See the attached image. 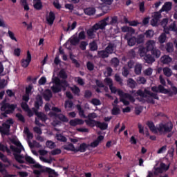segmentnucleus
<instances>
[{
  "instance_id": "obj_1",
  "label": "nucleus",
  "mask_w": 177,
  "mask_h": 177,
  "mask_svg": "<svg viewBox=\"0 0 177 177\" xmlns=\"http://www.w3.org/2000/svg\"><path fill=\"white\" fill-rule=\"evenodd\" d=\"M147 125L149 128L150 131L153 133H158V132L160 134L169 133L172 132V130L174 129V123L171 121L166 123H159L158 127H156L154 122L152 121H148Z\"/></svg>"
},
{
  "instance_id": "obj_2",
  "label": "nucleus",
  "mask_w": 177,
  "mask_h": 177,
  "mask_svg": "<svg viewBox=\"0 0 177 177\" xmlns=\"http://www.w3.org/2000/svg\"><path fill=\"white\" fill-rule=\"evenodd\" d=\"M109 89L111 93H117L118 92V95L120 96V97H127L130 102L134 103L135 97H133V96H132L131 94L124 93L122 90L117 88L113 85L110 86Z\"/></svg>"
},
{
  "instance_id": "obj_3",
  "label": "nucleus",
  "mask_w": 177,
  "mask_h": 177,
  "mask_svg": "<svg viewBox=\"0 0 177 177\" xmlns=\"http://www.w3.org/2000/svg\"><path fill=\"white\" fill-rule=\"evenodd\" d=\"M136 93L138 96H140V97H147V95H149L150 97H153V99H156V100H160L157 93H151L150 91L147 90V88H145L144 91H142V89H139L137 91Z\"/></svg>"
},
{
  "instance_id": "obj_4",
  "label": "nucleus",
  "mask_w": 177,
  "mask_h": 177,
  "mask_svg": "<svg viewBox=\"0 0 177 177\" xmlns=\"http://www.w3.org/2000/svg\"><path fill=\"white\" fill-rule=\"evenodd\" d=\"M42 172H46L47 174H48V177H57L59 176V174H57V172H56L55 170L49 168V167H46L44 169H42L41 170H34L33 171V174L35 175H37V176H39V175H41V174H42Z\"/></svg>"
},
{
  "instance_id": "obj_5",
  "label": "nucleus",
  "mask_w": 177,
  "mask_h": 177,
  "mask_svg": "<svg viewBox=\"0 0 177 177\" xmlns=\"http://www.w3.org/2000/svg\"><path fill=\"white\" fill-rule=\"evenodd\" d=\"M6 122L2 124V126H0V132L3 135H9L10 132V125L14 124L13 119H8L6 120Z\"/></svg>"
},
{
  "instance_id": "obj_6",
  "label": "nucleus",
  "mask_w": 177,
  "mask_h": 177,
  "mask_svg": "<svg viewBox=\"0 0 177 177\" xmlns=\"http://www.w3.org/2000/svg\"><path fill=\"white\" fill-rule=\"evenodd\" d=\"M69 86L70 84H60V83H58L57 84L53 86L51 90L53 93H59V92H62V90L64 92Z\"/></svg>"
},
{
  "instance_id": "obj_7",
  "label": "nucleus",
  "mask_w": 177,
  "mask_h": 177,
  "mask_svg": "<svg viewBox=\"0 0 177 177\" xmlns=\"http://www.w3.org/2000/svg\"><path fill=\"white\" fill-rule=\"evenodd\" d=\"M109 17H106L104 19L100 21V22L94 25V28H96L97 30H104V28H106V26L109 24H107V21H109Z\"/></svg>"
},
{
  "instance_id": "obj_8",
  "label": "nucleus",
  "mask_w": 177,
  "mask_h": 177,
  "mask_svg": "<svg viewBox=\"0 0 177 177\" xmlns=\"http://www.w3.org/2000/svg\"><path fill=\"white\" fill-rule=\"evenodd\" d=\"M124 39L127 41L129 46H135L136 45V37H131L129 33H127L124 36Z\"/></svg>"
},
{
  "instance_id": "obj_9",
  "label": "nucleus",
  "mask_w": 177,
  "mask_h": 177,
  "mask_svg": "<svg viewBox=\"0 0 177 177\" xmlns=\"http://www.w3.org/2000/svg\"><path fill=\"white\" fill-rule=\"evenodd\" d=\"M30 63H31V53L30 51H27L26 59H21V66L24 68H27V66H30Z\"/></svg>"
},
{
  "instance_id": "obj_10",
  "label": "nucleus",
  "mask_w": 177,
  "mask_h": 177,
  "mask_svg": "<svg viewBox=\"0 0 177 177\" xmlns=\"http://www.w3.org/2000/svg\"><path fill=\"white\" fill-rule=\"evenodd\" d=\"M160 48L162 50H166L167 53H172V52H174V44H172V42H168L165 46L162 45Z\"/></svg>"
},
{
  "instance_id": "obj_11",
  "label": "nucleus",
  "mask_w": 177,
  "mask_h": 177,
  "mask_svg": "<svg viewBox=\"0 0 177 177\" xmlns=\"http://www.w3.org/2000/svg\"><path fill=\"white\" fill-rule=\"evenodd\" d=\"M35 114L37 115V118L42 121V122H46L48 121V115L42 112H38V110H35Z\"/></svg>"
},
{
  "instance_id": "obj_12",
  "label": "nucleus",
  "mask_w": 177,
  "mask_h": 177,
  "mask_svg": "<svg viewBox=\"0 0 177 177\" xmlns=\"http://www.w3.org/2000/svg\"><path fill=\"white\" fill-rule=\"evenodd\" d=\"M84 121L82 119L75 118L69 121V125L71 127H77V125H84Z\"/></svg>"
},
{
  "instance_id": "obj_13",
  "label": "nucleus",
  "mask_w": 177,
  "mask_h": 177,
  "mask_svg": "<svg viewBox=\"0 0 177 177\" xmlns=\"http://www.w3.org/2000/svg\"><path fill=\"white\" fill-rule=\"evenodd\" d=\"M147 52H151L156 48V41L154 40H148L146 43Z\"/></svg>"
},
{
  "instance_id": "obj_14",
  "label": "nucleus",
  "mask_w": 177,
  "mask_h": 177,
  "mask_svg": "<svg viewBox=\"0 0 177 177\" xmlns=\"http://www.w3.org/2000/svg\"><path fill=\"white\" fill-rule=\"evenodd\" d=\"M56 19V15L53 11H50L48 17H46V21L48 24L52 26L53 23H55V20Z\"/></svg>"
},
{
  "instance_id": "obj_15",
  "label": "nucleus",
  "mask_w": 177,
  "mask_h": 177,
  "mask_svg": "<svg viewBox=\"0 0 177 177\" xmlns=\"http://www.w3.org/2000/svg\"><path fill=\"white\" fill-rule=\"evenodd\" d=\"M95 25L92 26V28L87 30L86 34L88 35V39H93L95 38V32L97 31L96 28H94Z\"/></svg>"
},
{
  "instance_id": "obj_16",
  "label": "nucleus",
  "mask_w": 177,
  "mask_h": 177,
  "mask_svg": "<svg viewBox=\"0 0 177 177\" xmlns=\"http://www.w3.org/2000/svg\"><path fill=\"white\" fill-rule=\"evenodd\" d=\"M44 104V101L42 100V96L37 95L36 96V100L35 102V107L36 110H39V107Z\"/></svg>"
},
{
  "instance_id": "obj_17",
  "label": "nucleus",
  "mask_w": 177,
  "mask_h": 177,
  "mask_svg": "<svg viewBox=\"0 0 177 177\" xmlns=\"http://www.w3.org/2000/svg\"><path fill=\"white\" fill-rule=\"evenodd\" d=\"M89 147V145L85 142L80 144L78 148H76L75 153H85L86 151V149Z\"/></svg>"
},
{
  "instance_id": "obj_18",
  "label": "nucleus",
  "mask_w": 177,
  "mask_h": 177,
  "mask_svg": "<svg viewBox=\"0 0 177 177\" xmlns=\"http://www.w3.org/2000/svg\"><path fill=\"white\" fill-rule=\"evenodd\" d=\"M144 60L145 63H147V64H153V63L156 62V59L154 58V57H153V55L150 54H147L144 57Z\"/></svg>"
},
{
  "instance_id": "obj_19",
  "label": "nucleus",
  "mask_w": 177,
  "mask_h": 177,
  "mask_svg": "<svg viewBox=\"0 0 177 177\" xmlns=\"http://www.w3.org/2000/svg\"><path fill=\"white\" fill-rule=\"evenodd\" d=\"M172 9V3L171 2H166L162 6V8L160 10V12H169Z\"/></svg>"
},
{
  "instance_id": "obj_20",
  "label": "nucleus",
  "mask_w": 177,
  "mask_h": 177,
  "mask_svg": "<svg viewBox=\"0 0 177 177\" xmlns=\"http://www.w3.org/2000/svg\"><path fill=\"white\" fill-rule=\"evenodd\" d=\"M104 139V136H99L95 140L91 143V147H97L99 146V143L102 142Z\"/></svg>"
},
{
  "instance_id": "obj_21",
  "label": "nucleus",
  "mask_w": 177,
  "mask_h": 177,
  "mask_svg": "<svg viewBox=\"0 0 177 177\" xmlns=\"http://www.w3.org/2000/svg\"><path fill=\"white\" fill-rule=\"evenodd\" d=\"M96 127L100 128L101 131H106V129L109 128V124L104 122H102L97 121Z\"/></svg>"
},
{
  "instance_id": "obj_22",
  "label": "nucleus",
  "mask_w": 177,
  "mask_h": 177,
  "mask_svg": "<svg viewBox=\"0 0 177 177\" xmlns=\"http://www.w3.org/2000/svg\"><path fill=\"white\" fill-rule=\"evenodd\" d=\"M13 156H14L15 160H16L17 162H19V164H24V160H23V159L24 158V156L20 153H14Z\"/></svg>"
},
{
  "instance_id": "obj_23",
  "label": "nucleus",
  "mask_w": 177,
  "mask_h": 177,
  "mask_svg": "<svg viewBox=\"0 0 177 177\" xmlns=\"http://www.w3.org/2000/svg\"><path fill=\"white\" fill-rule=\"evenodd\" d=\"M43 6L41 0H33V8L36 9V10H41Z\"/></svg>"
},
{
  "instance_id": "obj_24",
  "label": "nucleus",
  "mask_w": 177,
  "mask_h": 177,
  "mask_svg": "<svg viewBox=\"0 0 177 177\" xmlns=\"http://www.w3.org/2000/svg\"><path fill=\"white\" fill-rule=\"evenodd\" d=\"M10 149L15 153V154H20L21 153V150H24V147H15L13 145L10 146Z\"/></svg>"
},
{
  "instance_id": "obj_25",
  "label": "nucleus",
  "mask_w": 177,
  "mask_h": 177,
  "mask_svg": "<svg viewBox=\"0 0 177 177\" xmlns=\"http://www.w3.org/2000/svg\"><path fill=\"white\" fill-rule=\"evenodd\" d=\"M97 56L101 59H107L110 55L106 49L97 51Z\"/></svg>"
},
{
  "instance_id": "obj_26",
  "label": "nucleus",
  "mask_w": 177,
  "mask_h": 177,
  "mask_svg": "<svg viewBox=\"0 0 177 177\" xmlns=\"http://www.w3.org/2000/svg\"><path fill=\"white\" fill-rule=\"evenodd\" d=\"M85 15L87 16H93V15L96 12V10L95 8H86L84 10Z\"/></svg>"
},
{
  "instance_id": "obj_27",
  "label": "nucleus",
  "mask_w": 177,
  "mask_h": 177,
  "mask_svg": "<svg viewBox=\"0 0 177 177\" xmlns=\"http://www.w3.org/2000/svg\"><path fill=\"white\" fill-rule=\"evenodd\" d=\"M160 60L163 64H169L172 62V58L169 55H164L160 58Z\"/></svg>"
},
{
  "instance_id": "obj_28",
  "label": "nucleus",
  "mask_w": 177,
  "mask_h": 177,
  "mask_svg": "<svg viewBox=\"0 0 177 177\" xmlns=\"http://www.w3.org/2000/svg\"><path fill=\"white\" fill-rule=\"evenodd\" d=\"M136 85H138V84L135 80H133V79L132 78L128 79L127 86H129V88H131V89H135V88H136Z\"/></svg>"
},
{
  "instance_id": "obj_29",
  "label": "nucleus",
  "mask_w": 177,
  "mask_h": 177,
  "mask_svg": "<svg viewBox=\"0 0 177 177\" xmlns=\"http://www.w3.org/2000/svg\"><path fill=\"white\" fill-rule=\"evenodd\" d=\"M105 50L108 52V55H113V53H115L114 52V44L112 43H109L108 46L105 48Z\"/></svg>"
},
{
  "instance_id": "obj_30",
  "label": "nucleus",
  "mask_w": 177,
  "mask_h": 177,
  "mask_svg": "<svg viewBox=\"0 0 177 177\" xmlns=\"http://www.w3.org/2000/svg\"><path fill=\"white\" fill-rule=\"evenodd\" d=\"M80 39L78 38V36H77V33L73 35V37L70 40V43L73 46H75L76 45H78L80 44Z\"/></svg>"
},
{
  "instance_id": "obj_31",
  "label": "nucleus",
  "mask_w": 177,
  "mask_h": 177,
  "mask_svg": "<svg viewBox=\"0 0 177 177\" xmlns=\"http://www.w3.org/2000/svg\"><path fill=\"white\" fill-rule=\"evenodd\" d=\"M52 96H53V95L52 94V91L49 89H47L46 91V93L44 94V99L46 102H49V100H50V98L52 97Z\"/></svg>"
},
{
  "instance_id": "obj_32",
  "label": "nucleus",
  "mask_w": 177,
  "mask_h": 177,
  "mask_svg": "<svg viewBox=\"0 0 177 177\" xmlns=\"http://www.w3.org/2000/svg\"><path fill=\"white\" fill-rule=\"evenodd\" d=\"M147 49L146 48V47H144V46H140V47H139V48H138V53H139V55H140V56L141 57H145V56L146 55H147Z\"/></svg>"
},
{
  "instance_id": "obj_33",
  "label": "nucleus",
  "mask_w": 177,
  "mask_h": 177,
  "mask_svg": "<svg viewBox=\"0 0 177 177\" xmlns=\"http://www.w3.org/2000/svg\"><path fill=\"white\" fill-rule=\"evenodd\" d=\"M84 122H86V125H88V127H96L97 124V121L93 120V119H88L84 120Z\"/></svg>"
},
{
  "instance_id": "obj_34",
  "label": "nucleus",
  "mask_w": 177,
  "mask_h": 177,
  "mask_svg": "<svg viewBox=\"0 0 177 177\" xmlns=\"http://www.w3.org/2000/svg\"><path fill=\"white\" fill-rule=\"evenodd\" d=\"M64 150H67L68 151H74L75 152L76 148L74 147V145L72 143L68 144V145H64Z\"/></svg>"
},
{
  "instance_id": "obj_35",
  "label": "nucleus",
  "mask_w": 177,
  "mask_h": 177,
  "mask_svg": "<svg viewBox=\"0 0 177 177\" xmlns=\"http://www.w3.org/2000/svg\"><path fill=\"white\" fill-rule=\"evenodd\" d=\"M151 53L156 59H158L161 56V51L160 49L157 48V47H156L154 50H151Z\"/></svg>"
},
{
  "instance_id": "obj_36",
  "label": "nucleus",
  "mask_w": 177,
  "mask_h": 177,
  "mask_svg": "<svg viewBox=\"0 0 177 177\" xmlns=\"http://www.w3.org/2000/svg\"><path fill=\"white\" fill-rule=\"evenodd\" d=\"M142 64H137L134 68L135 74H136L137 75H140V74H142Z\"/></svg>"
},
{
  "instance_id": "obj_37",
  "label": "nucleus",
  "mask_w": 177,
  "mask_h": 177,
  "mask_svg": "<svg viewBox=\"0 0 177 177\" xmlns=\"http://www.w3.org/2000/svg\"><path fill=\"white\" fill-rule=\"evenodd\" d=\"M0 160H1L3 162H7L8 165H12V162H10L8 157L5 156L2 152H0Z\"/></svg>"
},
{
  "instance_id": "obj_38",
  "label": "nucleus",
  "mask_w": 177,
  "mask_h": 177,
  "mask_svg": "<svg viewBox=\"0 0 177 177\" xmlns=\"http://www.w3.org/2000/svg\"><path fill=\"white\" fill-rule=\"evenodd\" d=\"M88 46L91 52H95V50H97V44L95 41L89 43Z\"/></svg>"
},
{
  "instance_id": "obj_39",
  "label": "nucleus",
  "mask_w": 177,
  "mask_h": 177,
  "mask_svg": "<svg viewBox=\"0 0 177 177\" xmlns=\"http://www.w3.org/2000/svg\"><path fill=\"white\" fill-rule=\"evenodd\" d=\"M136 44H140L145 42V35L140 34L138 35L137 37H136Z\"/></svg>"
},
{
  "instance_id": "obj_40",
  "label": "nucleus",
  "mask_w": 177,
  "mask_h": 177,
  "mask_svg": "<svg viewBox=\"0 0 177 177\" xmlns=\"http://www.w3.org/2000/svg\"><path fill=\"white\" fill-rule=\"evenodd\" d=\"M54 83L55 84V85H57V84H60V85H67L69 84L68 82H67V80H60L58 77H55V80H54Z\"/></svg>"
},
{
  "instance_id": "obj_41",
  "label": "nucleus",
  "mask_w": 177,
  "mask_h": 177,
  "mask_svg": "<svg viewBox=\"0 0 177 177\" xmlns=\"http://www.w3.org/2000/svg\"><path fill=\"white\" fill-rule=\"evenodd\" d=\"M77 27V21H73V24L71 25H70V23H68V27L66 28V30H65V31H70L73 30H75Z\"/></svg>"
},
{
  "instance_id": "obj_42",
  "label": "nucleus",
  "mask_w": 177,
  "mask_h": 177,
  "mask_svg": "<svg viewBox=\"0 0 177 177\" xmlns=\"http://www.w3.org/2000/svg\"><path fill=\"white\" fill-rule=\"evenodd\" d=\"M57 118L62 121V122H68V118L66 117V115L62 114V113H58V115L57 116Z\"/></svg>"
},
{
  "instance_id": "obj_43",
  "label": "nucleus",
  "mask_w": 177,
  "mask_h": 177,
  "mask_svg": "<svg viewBox=\"0 0 177 177\" xmlns=\"http://www.w3.org/2000/svg\"><path fill=\"white\" fill-rule=\"evenodd\" d=\"M163 74H165L166 77H171V75H172V71L171 68L165 67L163 68Z\"/></svg>"
},
{
  "instance_id": "obj_44",
  "label": "nucleus",
  "mask_w": 177,
  "mask_h": 177,
  "mask_svg": "<svg viewBox=\"0 0 177 177\" xmlns=\"http://www.w3.org/2000/svg\"><path fill=\"white\" fill-rule=\"evenodd\" d=\"M143 35L145 36L146 38H153L154 36V31L152 30H148L143 34Z\"/></svg>"
},
{
  "instance_id": "obj_45",
  "label": "nucleus",
  "mask_w": 177,
  "mask_h": 177,
  "mask_svg": "<svg viewBox=\"0 0 177 177\" xmlns=\"http://www.w3.org/2000/svg\"><path fill=\"white\" fill-rule=\"evenodd\" d=\"M120 113L121 110L120 109V108L117 106H113V108L111 110L112 115H118L119 114H120Z\"/></svg>"
},
{
  "instance_id": "obj_46",
  "label": "nucleus",
  "mask_w": 177,
  "mask_h": 177,
  "mask_svg": "<svg viewBox=\"0 0 177 177\" xmlns=\"http://www.w3.org/2000/svg\"><path fill=\"white\" fill-rule=\"evenodd\" d=\"M71 91H72L74 95H77V96H80V93L81 92V90L80 89V87L77 86H74L71 88Z\"/></svg>"
},
{
  "instance_id": "obj_47",
  "label": "nucleus",
  "mask_w": 177,
  "mask_h": 177,
  "mask_svg": "<svg viewBox=\"0 0 177 177\" xmlns=\"http://www.w3.org/2000/svg\"><path fill=\"white\" fill-rule=\"evenodd\" d=\"M6 109H8L9 110H10L13 113L15 111V110H16V109H17V104H8L6 106Z\"/></svg>"
},
{
  "instance_id": "obj_48",
  "label": "nucleus",
  "mask_w": 177,
  "mask_h": 177,
  "mask_svg": "<svg viewBox=\"0 0 177 177\" xmlns=\"http://www.w3.org/2000/svg\"><path fill=\"white\" fill-rule=\"evenodd\" d=\"M59 76L60 78H62L63 80H67V73H66V71L64 69H62L59 73Z\"/></svg>"
},
{
  "instance_id": "obj_49",
  "label": "nucleus",
  "mask_w": 177,
  "mask_h": 177,
  "mask_svg": "<svg viewBox=\"0 0 177 177\" xmlns=\"http://www.w3.org/2000/svg\"><path fill=\"white\" fill-rule=\"evenodd\" d=\"M20 4L21 6H24V10H30V6H28V3H27V0H20Z\"/></svg>"
},
{
  "instance_id": "obj_50",
  "label": "nucleus",
  "mask_w": 177,
  "mask_h": 177,
  "mask_svg": "<svg viewBox=\"0 0 177 177\" xmlns=\"http://www.w3.org/2000/svg\"><path fill=\"white\" fill-rule=\"evenodd\" d=\"M111 62L113 67H118V66H120V59L117 57L112 58Z\"/></svg>"
},
{
  "instance_id": "obj_51",
  "label": "nucleus",
  "mask_w": 177,
  "mask_h": 177,
  "mask_svg": "<svg viewBox=\"0 0 177 177\" xmlns=\"http://www.w3.org/2000/svg\"><path fill=\"white\" fill-rule=\"evenodd\" d=\"M118 23V17L117 16H113L111 17V21L108 24L111 26H115Z\"/></svg>"
},
{
  "instance_id": "obj_52",
  "label": "nucleus",
  "mask_w": 177,
  "mask_h": 177,
  "mask_svg": "<svg viewBox=\"0 0 177 177\" xmlns=\"http://www.w3.org/2000/svg\"><path fill=\"white\" fill-rule=\"evenodd\" d=\"M160 44H164L167 41V35L165 33H162L158 38Z\"/></svg>"
},
{
  "instance_id": "obj_53",
  "label": "nucleus",
  "mask_w": 177,
  "mask_h": 177,
  "mask_svg": "<svg viewBox=\"0 0 177 177\" xmlns=\"http://www.w3.org/2000/svg\"><path fill=\"white\" fill-rule=\"evenodd\" d=\"M91 103L93 104V106H100L102 104V102L97 98H93Z\"/></svg>"
},
{
  "instance_id": "obj_54",
  "label": "nucleus",
  "mask_w": 177,
  "mask_h": 177,
  "mask_svg": "<svg viewBox=\"0 0 177 177\" xmlns=\"http://www.w3.org/2000/svg\"><path fill=\"white\" fill-rule=\"evenodd\" d=\"M104 84H106V85H107L108 86H112L113 85V79L110 78V77H106L104 80Z\"/></svg>"
},
{
  "instance_id": "obj_55",
  "label": "nucleus",
  "mask_w": 177,
  "mask_h": 177,
  "mask_svg": "<svg viewBox=\"0 0 177 177\" xmlns=\"http://www.w3.org/2000/svg\"><path fill=\"white\" fill-rule=\"evenodd\" d=\"M77 38L80 41H84L86 39V35H85V31L82 30L79 34Z\"/></svg>"
},
{
  "instance_id": "obj_56",
  "label": "nucleus",
  "mask_w": 177,
  "mask_h": 177,
  "mask_svg": "<svg viewBox=\"0 0 177 177\" xmlns=\"http://www.w3.org/2000/svg\"><path fill=\"white\" fill-rule=\"evenodd\" d=\"M86 68L88 71H93V70H95V65L93 63L88 61L86 63Z\"/></svg>"
},
{
  "instance_id": "obj_57",
  "label": "nucleus",
  "mask_w": 177,
  "mask_h": 177,
  "mask_svg": "<svg viewBox=\"0 0 177 177\" xmlns=\"http://www.w3.org/2000/svg\"><path fill=\"white\" fill-rule=\"evenodd\" d=\"M56 138L57 140H59V142H67V138L62 134H57Z\"/></svg>"
},
{
  "instance_id": "obj_58",
  "label": "nucleus",
  "mask_w": 177,
  "mask_h": 177,
  "mask_svg": "<svg viewBox=\"0 0 177 177\" xmlns=\"http://www.w3.org/2000/svg\"><path fill=\"white\" fill-rule=\"evenodd\" d=\"M115 81L116 82H118L119 85H121L122 86L124 85V83L122 82V78L118 74L115 75Z\"/></svg>"
},
{
  "instance_id": "obj_59",
  "label": "nucleus",
  "mask_w": 177,
  "mask_h": 177,
  "mask_svg": "<svg viewBox=\"0 0 177 177\" xmlns=\"http://www.w3.org/2000/svg\"><path fill=\"white\" fill-rule=\"evenodd\" d=\"M9 103L6 102V99H4L2 102H1V106L0 108L1 111H5V110H6V106H8Z\"/></svg>"
},
{
  "instance_id": "obj_60",
  "label": "nucleus",
  "mask_w": 177,
  "mask_h": 177,
  "mask_svg": "<svg viewBox=\"0 0 177 177\" xmlns=\"http://www.w3.org/2000/svg\"><path fill=\"white\" fill-rule=\"evenodd\" d=\"M75 82H77L79 85H81L83 86V85H85V82H84V79L81 78L80 77H75Z\"/></svg>"
},
{
  "instance_id": "obj_61",
  "label": "nucleus",
  "mask_w": 177,
  "mask_h": 177,
  "mask_svg": "<svg viewBox=\"0 0 177 177\" xmlns=\"http://www.w3.org/2000/svg\"><path fill=\"white\" fill-rule=\"evenodd\" d=\"M158 91L160 93H168V90L166 89L165 87H163V86L161 84L158 86Z\"/></svg>"
},
{
  "instance_id": "obj_62",
  "label": "nucleus",
  "mask_w": 177,
  "mask_h": 177,
  "mask_svg": "<svg viewBox=\"0 0 177 177\" xmlns=\"http://www.w3.org/2000/svg\"><path fill=\"white\" fill-rule=\"evenodd\" d=\"M46 145L49 149H55V147H56L55 142H52L51 140H48Z\"/></svg>"
},
{
  "instance_id": "obj_63",
  "label": "nucleus",
  "mask_w": 177,
  "mask_h": 177,
  "mask_svg": "<svg viewBox=\"0 0 177 177\" xmlns=\"http://www.w3.org/2000/svg\"><path fill=\"white\" fill-rule=\"evenodd\" d=\"M15 116L18 118L19 121H21V122H26V118H24V116L21 113H18Z\"/></svg>"
},
{
  "instance_id": "obj_64",
  "label": "nucleus",
  "mask_w": 177,
  "mask_h": 177,
  "mask_svg": "<svg viewBox=\"0 0 177 177\" xmlns=\"http://www.w3.org/2000/svg\"><path fill=\"white\" fill-rule=\"evenodd\" d=\"M25 160L29 164H35V160H34V159L32 158H31V156H26Z\"/></svg>"
}]
</instances>
